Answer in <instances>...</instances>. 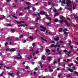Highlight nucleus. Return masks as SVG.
Segmentation results:
<instances>
[{"label": "nucleus", "mask_w": 78, "mask_h": 78, "mask_svg": "<svg viewBox=\"0 0 78 78\" xmlns=\"http://www.w3.org/2000/svg\"><path fill=\"white\" fill-rule=\"evenodd\" d=\"M40 28H42V29H40V31H43V32H45V30H46V27H43V26H40Z\"/></svg>", "instance_id": "obj_1"}, {"label": "nucleus", "mask_w": 78, "mask_h": 78, "mask_svg": "<svg viewBox=\"0 0 78 78\" xmlns=\"http://www.w3.org/2000/svg\"><path fill=\"white\" fill-rule=\"evenodd\" d=\"M16 49L15 48H10V49L9 51L14 52V51H16Z\"/></svg>", "instance_id": "obj_2"}, {"label": "nucleus", "mask_w": 78, "mask_h": 78, "mask_svg": "<svg viewBox=\"0 0 78 78\" xmlns=\"http://www.w3.org/2000/svg\"><path fill=\"white\" fill-rule=\"evenodd\" d=\"M22 57L20 56L19 57H16L15 58V59H22Z\"/></svg>", "instance_id": "obj_3"}, {"label": "nucleus", "mask_w": 78, "mask_h": 78, "mask_svg": "<svg viewBox=\"0 0 78 78\" xmlns=\"http://www.w3.org/2000/svg\"><path fill=\"white\" fill-rule=\"evenodd\" d=\"M57 45H55V44H52L51 47L52 48L54 47V48H56L57 47Z\"/></svg>", "instance_id": "obj_4"}, {"label": "nucleus", "mask_w": 78, "mask_h": 78, "mask_svg": "<svg viewBox=\"0 0 78 78\" xmlns=\"http://www.w3.org/2000/svg\"><path fill=\"white\" fill-rule=\"evenodd\" d=\"M41 15H42V14L41 13V12L38 13L37 16H39V18H41V17L40 16Z\"/></svg>", "instance_id": "obj_5"}, {"label": "nucleus", "mask_w": 78, "mask_h": 78, "mask_svg": "<svg viewBox=\"0 0 78 78\" xmlns=\"http://www.w3.org/2000/svg\"><path fill=\"white\" fill-rule=\"evenodd\" d=\"M17 23H18L19 24H20L21 23H24L25 22L23 21H21L20 22H18V21H16Z\"/></svg>", "instance_id": "obj_6"}, {"label": "nucleus", "mask_w": 78, "mask_h": 78, "mask_svg": "<svg viewBox=\"0 0 78 78\" xmlns=\"http://www.w3.org/2000/svg\"><path fill=\"white\" fill-rule=\"evenodd\" d=\"M60 19H62L61 20H59L60 22H63V21H64V16H62L60 18Z\"/></svg>", "instance_id": "obj_7"}, {"label": "nucleus", "mask_w": 78, "mask_h": 78, "mask_svg": "<svg viewBox=\"0 0 78 78\" xmlns=\"http://www.w3.org/2000/svg\"><path fill=\"white\" fill-rule=\"evenodd\" d=\"M69 3H72V2L70 0H67L66 4H69Z\"/></svg>", "instance_id": "obj_8"}, {"label": "nucleus", "mask_w": 78, "mask_h": 78, "mask_svg": "<svg viewBox=\"0 0 78 78\" xmlns=\"http://www.w3.org/2000/svg\"><path fill=\"white\" fill-rule=\"evenodd\" d=\"M54 39L56 41H59V38L58 37H57L56 38H54Z\"/></svg>", "instance_id": "obj_9"}, {"label": "nucleus", "mask_w": 78, "mask_h": 78, "mask_svg": "<svg viewBox=\"0 0 78 78\" xmlns=\"http://www.w3.org/2000/svg\"><path fill=\"white\" fill-rule=\"evenodd\" d=\"M51 59H52V58L50 57H48L47 58V59L49 61H50V60H51Z\"/></svg>", "instance_id": "obj_10"}, {"label": "nucleus", "mask_w": 78, "mask_h": 78, "mask_svg": "<svg viewBox=\"0 0 78 78\" xmlns=\"http://www.w3.org/2000/svg\"><path fill=\"white\" fill-rule=\"evenodd\" d=\"M68 71H69V72H71L72 73L73 72V69H71L70 68H68Z\"/></svg>", "instance_id": "obj_11"}, {"label": "nucleus", "mask_w": 78, "mask_h": 78, "mask_svg": "<svg viewBox=\"0 0 78 78\" xmlns=\"http://www.w3.org/2000/svg\"><path fill=\"white\" fill-rule=\"evenodd\" d=\"M45 51L47 53H49L50 51V50L49 49H46L45 50Z\"/></svg>", "instance_id": "obj_12"}, {"label": "nucleus", "mask_w": 78, "mask_h": 78, "mask_svg": "<svg viewBox=\"0 0 78 78\" xmlns=\"http://www.w3.org/2000/svg\"><path fill=\"white\" fill-rule=\"evenodd\" d=\"M29 38L30 39V40H33V36H30L29 37Z\"/></svg>", "instance_id": "obj_13"}, {"label": "nucleus", "mask_w": 78, "mask_h": 78, "mask_svg": "<svg viewBox=\"0 0 78 78\" xmlns=\"http://www.w3.org/2000/svg\"><path fill=\"white\" fill-rule=\"evenodd\" d=\"M73 65V63H71L70 64H68V66L69 67H70V66H72Z\"/></svg>", "instance_id": "obj_14"}, {"label": "nucleus", "mask_w": 78, "mask_h": 78, "mask_svg": "<svg viewBox=\"0 0 78 78\" xmlns=\"http://www.w3.org/2000/svg\"><path fill=\"white\" fill-rule=\"evenodd\" d=\"M46 19L48 20H50V21L51 20V18L50 17H47Z\"/></svg>", "instance_id": "obj_15"}, {"label": "nucleus", "mask_w": 78, "mask_h": 78, "mask_svg": "<svg viewBox=\"0 0 78 78\" xmlns=\"http://www.w3.org/2000/svg\"><path fill=\"white\" fill-rule=\"evenodd\" d=\"M62 3L64 5L66 4V0H63L62 1Z\"/></svg>", "instance_id": "obj_16"}, {"label": "nucleus", "mask_w": 78, "mask_h": 78, "mask_svg": "<svg viewBox=\"0 0 78 78\" xmlns=\"http://www.w3.org/2000/svg\"><path fill=\"white\" fill-rule=\"evenodd\" d=\"M66 31H68V30H67V28L64 29L63 30V32H66Z\"/></svg>", "instance_id": "obj_17"}, {"label": "nucleus", "mask_w": 78, "mask_h": 78, "mask_svg": "<svg viewBox=\"0 0 78 78\" xmlns=\"http://www.w3.org/2000/svg\"><path fill=\"white\" fill-rule=\"evenodd\" d=\"M41 13L42 14H44V15H45V14H46V13H45V12H44V11H41Z\"/></svg>", "instance_id": "obj_18"}, {"label": "nucleus", "mask_w": 78, "mask_h": 78, "mask_svg": "<svg viewBox=\"0 0 78 78\" xmlns=\"http://www.w3.org/2000/svg\"><path fill=\"white\" fill-rule=\"evenodd\" d=\"M2 17H4L1 18H0L1 19H5V17H6L5 16H4V15H2Z\"/></svg>", "instance_id": "obj_19"}, {"label": "nucleus", "mask_w": 78, "mask_h": 78, "mask_svg": "<svg viewBox=\"0 0 78 78\" xmlns=\"http://www.w3.org/2000/svg\"><path fill=\"white\" fill-rule=\"evenodd\" d=\"M58 20H58V19H56L54 20V22H58Z\"/></svg>", "instance_id": "obj_20"}, {"label": "nucleus", "mask_w": 78, "mask_h": 78, "mask_svg": "<svg viewBox=\"0 0 78 78\" xmlns=\"http://www.w3.org/2000/svg\"><path fill=\"white\" fill-rule=\"evenodd\" d=\"M61 52H62V51H60L59 52H58V54L59 55H61L62 54Z\"/></svg>", "instance_id": "obj_21"}, {"label": "nucleus", "mask_w": 78, "mask_h": 78, "mask_svg": "<svg viewBox=\"0 0 78 78\" xmlns=\"http://www.w3.org/2000/svg\"><path fill=\"white\" fill-rule=\"evenodd\" d=\"M11 31H12V32H13V33H14L16 31V30H14V29H12V30H11Z\"/></svg>", "instance_id": "obj_22"}, {"label": "nucleus", "mask_w": 78, "mask_h": 78, "mask_svg": "<svg viewBox=\"0 0 78 78\" xmlns=\"http://www.w3.org/2000/svg\"><path fill=\"white\" fill-rule=\"evenodd\" d=\"M42 59L43 60H45V55L43 56Z\"/></svg>", "instance_id": "obj_23"}, {"label": "nucleus", "mask_w": 78, "mask_h": 78, "mask_svg": "<svg viewBox=\"0 0 78 78\" xmlns=\"http://www.w3.org/2000/svg\"><path fill=\"white\" fill-rule=\"evenodd\" d=\"M8 45V43L6 42L5 44V47H7Z\"/></svg>", "instance_id": "obj_24"}, {"label": "nucleus", "mask_w": 78, "mask_h": 78, "mask_svg": "<svg viewBox=\"0 0 78 78\" xmlns=\"http://www.w3.org/2000/svg\"><path fill=\"white\" fill-rule=\"evenodd\" d=\"M62 31V28H60L59 29V32H61V31Z\"/></svg>", "instance_id": "obj_25"}, {"label": "nucleus", "mask_w": 78, "mask_h": 78, "mask_svg": "<svg viewBox=\"0 0 78 78\" xmlns=\"http://www.w3.org/2000/svg\"><path fill=\"white\" fill-rule=\"evenodd\" d=\"M8 75H10V76H12V75H13V73H11L10 74V73H9Z\"/></svg>", "instance_id": "obj_26"}, {"label": "nucleus", "mask_w": 78, "mask_h": 78, "mask_svg": "<svg viewBox=\"0 0 78 78\" xmlns=\"http://www.w3.org/2000/svg\"><path fill=\"white\" fill-rule=\"evenodd\" d=\"M3 74H4V73L3 72H2L1 74L0 75V76H3Z\"/></svg>", "instance_id": "obj_27"}, {"label": "nucleus", "mask_w": 78, "mask_h": 78, "mask_svg": "<svg viewBox=\"0 0 78 78\" xmlns=\"http://www.w3.org/2000/svg\"><path fill=\"white\" fill-rule=\"evenodd\" d=\"M58 15H59V13H56L54 15V16H58Z\"/></svg>", "instance_id": "obj_28"}, {"label": "nucleus", "mask_w": 78, "mask_h": 78, "mask_svg": "<svg viewBox=\"0 0 78 78\" xmlns=\"http://www.w3.org/2000/svg\"><path fill=\"white\" fill-rule=\"evenodd\" d=\"M64 32V34H66V35H67L68 34V32Z\"/></svg>", "instance_id": "obj_29"}, {"label": "nucleus", "mask_w": 78, "mask_h": 78, "mask_svg": "<svg viewBox=\"0 0 78 78\" xmlns=\"http://www.w3.org/2000/svg\"><path fill=\"white\" fill-rule=\"evenodd\" d=\"M7 26H8L9 27H11L12 25L11 24H7Z\"/></svg>", "instance_id": "obj_30"}, {"label": "nucleus", "mask_w": 78, "mask_h": 78, "mask_svg": "<svg viewBox=\"0 0 78 78\" xmlns=\"http://www.w3.org/2000/svg\"><path fill=\"white\" fill-rule=\"evenodd\" d=\"M74 73L76 74L77 76L78 77V73L76 72V71H74Z\"/></svg>", "instance_id": "obj_31"}, {"label": "nucleus", "mask_w": 78, "mask_h": 78, "mask_svg": "<svg viewBox=\"0 0 78 78\" xmlns=\"http://www.w3.org/2000/svg\"><path fill=\"white\" fill-rule=\"evenodd\" d=\"M65 23L66 25H67V24H68V22H67V21H65Z\"/></svg>", "instance_id": "obj_32"}, {"label": "nucleus", "mask_w": 78, "mask_h": 78, "mask_svg": "<svg viewBox=\"0 0 78 78\" xmlns=\"http://www.w3.org/2000/svg\"><path fill=\"white\" fill-rule=\"evenodd\" d=\"M67 61H66V62H69L70 61V59H67Z\"/></svg>", "instance_id": "obj_33"}, {"label": "nucleus", "mask_w": 78, "mask_h": 78, "mask_svg": "<svg viewBox=\"0 0 78 78\" xmlns=\"http://www.w3.org/2000/svg\"><path fill=\"white\" fill-rule=\"evenodd\" d=\"M60 60H61V58H58L57 59V60H58V62H60Z\"/></svg>", "instance_id": "obj_34"}, {"label": "nucleus", "mask_w": 78, "mask_h": 78, "mask_svg": "<svg viewBox=\"0 0 78 78\" xmlns=\"http://www.w3.org/2000/svg\"><path fill=\"white\" fill-rule=\"evenodd\" d=\"M76 8V7H75V6H73V9L74 10V9H75Z\"/></svg>", "instance_id": "obj_35"}, {"label": "nucleus", "mask_w": 78, "mask_h": 78, "mask_svg": "<svg viewBox=\"0 0 78 78\" xmlns=\"http://www.w3.org/2000/svg\"><path fill=\"white\" fill-rule=\"evenodd\" d=\"M12 16L15 19H17V17L15 16H14L13 15H12Z\"/></svg>", "instance_id": "obj_36"}, {"label": "nucleus", "mask_w": 78, "mask_h": 78, "mask_svg": "<svg viewBox=\"0 0 78 78\" xmlns=\"http://www.w3.org/2000/svg\"><path fill=\"white\" fill-rule=\"evenodd\" d=\"M57 63V62L56 61H55L53 62V64H55Z\"/></svg>", "instance_id": "obj_37"}, {"label": "nucleus", "mask_w": 78, "mask_h": 78, "mask_svg": "<svg viewBox=\"0 0 78 78\" xmlns=\"http://www.w3.org/2000/svg\"><path fill=\"white\" fill-rule=\"evenodd\" d=\"M30 3L29 2H26V4H27V5H30Z\"/></svg>", "instance_id": "obj_38"}, {"label": "nucleus", "mask_w": 78, "mask_h": 78, "mask_svg": "<svg viewBox=\"0 0 78 78\" xmlns=\"http://www.w3.org/2000/svg\"><path fill=\"white\" fill-rule=\"evenodd\" d=\"M67 77L70 78V74H68L67 76Z\"/></svg>", "instance_id": "obj_39"}, {"label": "nucleus", "mask_w": 78, "mask_h": 78, "mask_svg": "<svg viewBox=\"0 0 78 78\" xmlns=\"http://www.w3.org/2000/svg\"><path fill=\"white\" fill-rule=\"evenodd\" d=\"M35 53V54H37V53H39V51H36Z\"/></svg>", "instance_id": "obj_40"}, {"label": "nucleus", "mask_w": 78, "mask_h": 78, "mask_svg": "<svg viewBox=\"0 0 78 78\" xmlns=\"http://www.w3.org/2000/svg\"><path fill=\"white\" fill-rule=\"evenodd\" d=\"M63 52H65V53H66V52H67V50L65 49L63 51Z\"/></svg>", "instance_id": "obj_41"}, {"label": "nucleus", "mask_w": 78, "mask_h": 78, "mask_svg": "<svg viewBox=\"0 0 78 78\" xmlns=\"http://www.w3.org/2000/svg\"><path fill=\"white\" fill-rule=\"evenodd\" d=\"M6 69H11V68L9 67H6Z\"/></svg>", "instance_id": "obj_42"}, {"label": "nucleus", "mask_w": 78, "mask_h": 78, "mask_svg": "<svg viewBox=\"0 0 78 78\" xmlns=\"http://www.w3.org/2000/svg\"><path fill=\"white\" fill-rule=\"evenodd\" d=\"M36 72H35V71L34 72V76H35V75H36Z\"/></svg>", "instance_id": "obj_43"}, {"label": "nucleus", "mask_w": 78, "mask_h": 78, "mask_svg": "<svg viewBox=\"0 0 78 78\" xmlns=\"http://www.w3.org/2000/svg\"><path fill=\"white\" fill-rule=\"evenodd\" d=\"M11 0H6V2L8 3V2H10Z\"/></svg>", "instance_id": "obj_44"}, {"label": "nucleus", "mask_w": 78, "mask_h": 78, "mask_svg": "<svg viewBox=\"0 0 78 78\" xmlns=\"http://www.w3.org/2000/svg\"><path fill=\"white\" fill-rule=\"evenodd\" d=\"M55 51H56V50H55L53 49L52 50V52H55Z\"/></svg>", "instance_id": "obj_45"}, {"label": "nucleus", "mask_w": 78, "mask_h": 78, "mask_svg": "<svg viewBox=\"0 0 78 78\" xmlns=\"http://www.w3.org/2000/svg\"><path fill=\"white\" fill-rule=\"evenodd\" d=\"M24 25H25V27H28V24H27L25 23Z\"/></svg>", "instance_id": "obj_46"}, {"label": "nucleus", "mask_w": 78, "mask_h": 78, "mask_svg": "<svg viewBox=\"0 0 78 78\" xmlns=\"http://www.w3.org/2000/svg\"><path fill=\"white\" fill-rule=\"evenodd\" d=\"M48 5H51V2H48Z\"/></svg>", "instance_id": "obj_47"}, {"label": "nucleus", "mask_w": 78, "mask_h": 78, "mask_svg": "<svg viewBox=\"0 0 78 78\" xmlns=\"http://www.w3.org/2000/svg\"><path fill=\"white\" fill-rule=\"evenodd\" d=\"M50 23H51V22H49V23H47L46 25H50Z\"/></svg>", "instance_id": "obj_48"}, {"label": "nucleus", "mask_w": 78, "mask_h": 78, "mask_svg": "<svg viewBox=\"0 0 78 78\" xmlns=\"http://www.w3.org/2000/svg\"><path fill=\"white\" fill-rule=\"evenodd\" d=\"M30 6L29 5L28 6L27 8V9H30Z\"/></svg>", "instance_id": "obj_49"}, {"label": "nucleus", "mask_w": 78, "mask_h": 78, "mask_svg": "<svg viewBox=\"0 0 78 78\" xmlns=\"http://www.w3.org/2000/svg\"><path fill=\"white\" fill-rule=\"evenodd\" d=\"M67 27H69L70 25V24H69V23H68V24H67Z\"/></svg>", "instance_id": "obj_50"}, {"label": "nucleus", "mask_w": 78, "mask_h": 78, "mask_svg": "<svg viewBox=\"0 0 78 78\" xmlns=\"http://www.w3.org/2000/svg\"><path fill=\"white\" fill-rule=\"evenodd\" d=\"M57 51H59V48H57Z\"/></svg>", "instance_id": "obj_51"}, {"label": "nucleus", "mask_w": 78, "mask_h": 78, "mask_svg": "<svg viewBox=\"0 0 78 78\" xmlns=\"http://www.w3.org/2000/svg\"><path fill=\"white\" fill-rule=\"evenodd\" d=\"M22 24H20V25H18V27H22Z\"/></svg>", "instance_id": "obj_52"}, {"label": "nucleus", "mask_w": 78, "mask_h": 78, "mask_svg": "<svg viewBox=\"0 0 78 78\" xmlns=\"http://www.w3.org/2000/svg\"><path fill=\"white\" fill-rule=\"evenodd\" d=\"M39 65H40V66H41L42 65V62H40L39 63Z\"/></svg>", "instance_id": "obj_53"}, {"label": "nucleus", "mask_w": 78, "mask_h": 78, "mask_svg": "<svg viewBox=\"0 0 78 78\" xmlns=\"http://www.w3.org/2000/svg\"><path fill=\"white\" fill-rule=\"evenodd\" d=\"M58 78H60V77H61V74L58 75Z\"/></svg>", "instance_id": "obj_54"}, {"label": "nucleus", "mask_w": 78, "mask_h": 78, "mask_svg": "<svg viewBox=\"0 0 78 78\" xmlns=\"http://www.w3.org/2000/svg\"><path fill=\"white\" fill-rule=\"evenodd\" d=\"M19 16H22V13H20L19 14Z\"/></svg>", "instance_id": "obj_55"}, {"label": "nucleus", "mask_w": 78, "mask_h": 78, "mask_svg": "<svg viewBox=\"0 0 78 78\" xmlns=\"http://www.w3.org/2000/svg\"><path fill=\"white\" fill-rule=\"evenodd\" d=\"M29 29H30V30H34V28L32 27L30 28Z\"/></svg>", "instance_id": "obj_56"}, {"label": "nucleus", "mask_w": 78, "mask_h": 78, "mask_svg": "<svg viewBox=\"0 0 78 78\" xmlns=\"http://www.w3.org/2000/svg\"><path fill=\"white\" fill-rule=\"evenodd\" d=\"M53 69H50L49 72H53Z\"/></svg>", "instance_id": "obj_57"}, {"label": "nucleus", "mask_w": 78, "mask_h": 78, "mask_svg": "<svg viewBox=\"0 0 78 78\" xmlns=\"http://www.w3.org/2000/svg\"><path fill=\"white\" fill-rule=\"evenodd\" d=\"M51 43H53V44H55V42H54V41H52L51 42Z\"/></svg>", "instance_id": "obj_58"}, {"label": "nucleus", "mask_w": 78, "mask_h": 78, "mask_svg": "<svg viewBox=\"0 0 78 78\" xmlns=\"http://www.w3.org/2000/svg\"><path fill=\"white\" fill-rule=\"evenodd\" d=\"M32 46H33V47H35V44L34 43H33L32 44Z\"/></svg>", "instance_id": "obj_59"}, {"label": "nucleus", "mask_w": 78, "mask_h": 78, "mask_svg": "<svg viewBox=\"0 0 78 78\" xmlns=\"http://www.w3.org/2000/svg\"><path fill=\"white\" fill-rule=\"evenodd\" d=\"M19 72L18 71L17 73V76H19Z\"/></svg>", "instance_id": "obj_60"}, {"label": "nucleus", "mask_w": 78, "mask_h": 78, "mask_svg": "<svg viewBox=\"0 0 78 78\" xmlns=\"http://www.w3.org/2000/svg\"><path fill=\"white\" fill-rule=\"evenodd\" d=\"M75 62V63H76V64H78V62L76 61H75V62Z\"/></svg>", "instance_id": "obj_61"}, {"label": "nucleus", "mask_w": 78, "mask_h": 78, "mask_svg": "<svg viewBox=\"0 0 78 78\" xmlns=\"http://www.w3.org/2000/svg\"><path fill=\"white\" fill-rule=\"evenodd\" d=\"M9 50V48H7L5 50H6V51H8Z\"/></svg>", "instance_id": "obj_62"}, {"label": "nucleus", "mask_w": 78, "mask_h": 78, "mask_svg": "<svg viewBox=\"0 0 78 78\" xmlns=\"http://www.w3.org/2000/svg\"><path fill=\"white\" fill-rule=\"evenodd\" d=\"M67 20H69V21H70L71 20L69 18H67Z\"/></svg>", "instance_id": "obj_63"}, {"label": "nucleus", "mask_w": 78, "mask_h": 78, "mask_svg": "<svg viewBox=\"0 0 78 78\" xmlns=\"http://www.w3.org/2000/svg\"><path fill=\"white\" fill-rule=\"evenodd\" d=\"M75 19H77V20H78V17H77V16H76L75 17Z\"/></svg>", "instance_id": "obj_64"}]
</instances>
